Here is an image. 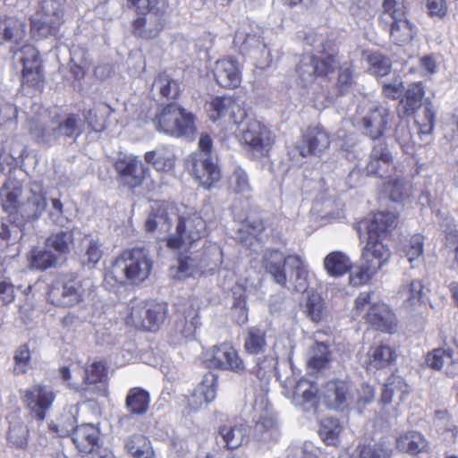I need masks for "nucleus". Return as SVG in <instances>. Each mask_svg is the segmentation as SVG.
I'll return each mask as SVG.
<instances>
[{"mask_svg": "<svg viewBox=\"0 0 458 458\" xmlns=\"http://www.w3.org/2000/svg\"><path fill=\"white\" fill-rule=\"evenodd\" d=\"M143 15L132 22L133 34L143 39L157 38L168 21L171 8L167 0H128Z\"/></svg>", "mask_w": 458, "mask_h": 458, "instance_id": "f257e3e1", "label": "nucleus"}, {"mask_svg": "<svg viewBox=\"0 0 458 458\" xmlns=\"http://www.w3.org/2000/svg\"><path fill=\"white\" fill-rule=\"evenodd\" d=\"M153 261L144 248L126 250L118 256L109 275L119 284H138L145 281L152 270Z\"/></svg>", "mask_w": 458, "mask_h": 458, "instance_id": "f03ea898", "label": "nucleus"}, {"mask_svg": "<svg viewBox=\"0 0 458 458\" xmlns=\"http://www.w3.org/2000/svg\"><path fill=\"white\" fill-rule=\"evenodd\" d=\"M93 283L89 278H81L74 274H66L56 278L47 292L48 301L55 306L71 308L89 299Z\"/></svg>", "mask_w": 458, "mask_h": 458, "instance_id": "7ed1b4c3", "label": "nucleus"}, {"mask_svg": "<svg viewBox=\"0 0 458 458\" xmlns=\"http://www.w3.org/2000/svg\"><path fill=\"white\" fill-rule=\"evenodd\" d=\"M77 420L72 411L64 414L57 423L51 422L49 430L55 437H64L72 432V441L81 453H89L99 448V429L93 424L76 426Z\"/></svg>", "mask_w": 458, "mask_h": 458, "instance_id": "20e7f679", "label": "nucleus"}, {"mask_svg": "<svg viewBox=\"0 0 458 458\" xmlns=\"http://www.w3.org/2000/svg\"><path fill=\"white\" fill-rule=\"evenodd\" d=\"M256 417L252 442L258 449H268L280 437V431L275 412L266 396L262 394L256 397L253 404Z\"/></svg>", "mask_w": 458, "mask_h": 458, "instance_id": "39448f33", "label": "nucleus"}, {"mask_svg": "<svg viewBox=\"0 0 458 458\" xmlns=\"http://www.w3.org/2000/svg\"><path fill=\"white\" fill-rule=\"evenodd\" d=\"M153 123L158 131L177 138L191 140L196 132L193 114L176 104L164 106Z\"/></svg>", "mask_w": 458, "mask_h": 458, "instance_id": "423d86ee", "label": "nucleus"}, {"mask_svg": "<svg viewBox=\"0 0 458 458\" xmlns=\"http://www.w3.org/2000/svg\"><path fill=\"white\" fill-rule=\"evenodd\" d=\"M390 257L391 251L387 245L365 244L360 264L350 274V284L353 286L367 284L389 261Z\"/></svg>", "mask_w": 458, "mask_h": 458, "instance_id": "0eeeda50", "label": "nucleus"}, {"mask_svg": "<svg viewBox=\"0 0 458 458\" xmlns=\"http://www.w3.org/2000/svg\"><path fill=\"white\" fill-rule=\"evenodd\" d=\"M323 56L306 55L301 59L297 67L300 83L308 88L314 83L317 77L327 76L333 72L339 64L337 56L333 53H328L325 44H322Z\"/></svg>", "mask_w": 458, "mask_h": 458, "instance_id": "6e6552de", "label": "nucleus"}, {"mask_svg": "<svg viewBox=\"0 0 458 458\" xmlns=\"http://www.w3.org/2000/svg\"><path fill=\"white\" fill-rule=\"evenodd\" d=\"M177 217L175 233L167 237V246L175 250L188 249L204 236L207 228L206 222L197 212L184 214Z\"/></svg>", "mask_w": 458, "mask_h": 458, "instance_id": "1a4fd4ad", "label": "nucleus"}, {"mask_svg": "<svg viewBox=\"0 0 458 458\" xmlns=\"http://www.w3.org/2000/svg\"><path fill=\"white\" fill-rule=\"evenodd\" d=\"M64 0H42V19L31 20V33L38 38L55 34L64 22Z\"/></svg>", "mask_w": 458, "mask_h": 458, "instance_id": "9d476101", "label": "nucleus"}, {"mask_svg": "<svg viewBox=\"0 0 458 458\" xmlns=\"http://www.w3.org/2000/svg\"><path fill=\"white\" fill-rule=\"evenodd\" d=\"M166 314L165 303H148L140 300L131 302V312L127 317V323L136 327L154 331L163 323Z\"/></svg>", "mask_w": 458, "mask_h": 458, "instance_id": "9b49d317", "label": "nucleus"}, {"mask_svg": "<svg viewBox=\"0 0 458 458\" xmlns=\"http://www.w3.org/2000/svg\"><path fill=\"white\" fill-rule=\"evenodd\" d=\"M238 125L241 140L258 156H265L271 145L272 139L269 130L259 121L249 117Z\"/></svg>", "mask_w": 458, "mask_h": 458, "instance_id": "f8f14e48", "label": "nucleus"}, {"mask_svg": "<svg viewBox=\"0 0 458 458\" xmlns=\"http://www.w3.org/2000/svg\"><path fill=\"white\" fill-rule=\"evenodd\" d=\"M357 114L360 116V123L368 136L375 140L383 135L389 115L386 106L363 98L358 106Z\"/></svg>", "mask_w": 458, "mask_h": 458, "instance_id": "ddd939ff", "label": "nucleus"}, {"mask_svg": "<svg viewBox=\"0 0 458 458\" xmlns=\"http://www.w3.org/2000/svg\"><path fill=\"white\" fill-rule=\"evenodd\" d=\"M208 116L213 122L224 120L240 124L247 117L242 103L229 96L216 97L209 104Z\"/></svg>", "mask_w": 458, "mask_h": 458, "instance_id": "4468645a", "label": "nucleus"}, {"mask_svg": "<svg viewBox=\"0 0 458 458\" xmlns=\"http://www.w3.org/2000/svg\"><path fill=\"white\" fill-rule=\"evenodd\" d=\"M191 174L205 189H211L221 177V170L211 156L193 154L189 160Z\"/></svg>", "mask_w": 458, "mask_h": 458, "instance_id": "2eb2a0df", "label": "nucleus"}, {"mask_svg": "<svg viewBox=\"0 0 458 458\" xmlns=\"http://www.w3.org/2000/svg\"><path fill=\"white\" fill-rule=\"evenodd\" d=\"M55 394L45 386L34 385L25 391L24 403L38 420L43 421L46 412L53 404Z\"/></svg>", "mask_w": 458, "mask_h": 458, "instance_id": "dca6fc26", "label": "nucleus"}, {"mask_svg": "<svg viewBox=\"0 0 458 458\" xmlns=\"http://www.w3.org/2000/svg\"><path fill=\"white\" fill-rule=\"evenodd\" d=\"M330 145L328 133L320 126L309 127L298 141L296 148L303 157L319 156Z\"/></svg>", "mask_w": 458, "mask_h": 458, "instance_id": "f3484780", "label": "nucleus"}, {"mask_svg": "<svg viewBox=\"0 0 458 458\" xmlns=\"http://www.w3.org/2000/svg\"><path fill=\"white\" fill-rule=\"evenodd\" d=\"M207 361L210 368L232 370L236 373L244 370L243 361L239 357L237 351L229 344L214 346L211 357Z\"/></svg>", "mask_w": 458, "mask_h": 458, "instance_id": "a211bd4d", "label": "nucleus"}, {"mask_svg": "<svg viewBox=\"0 0 458 458\" xmlns=\"http://www.w3.org/2000/svg\"><path fill=\"white\" fill-rule=\"evenodd\" d=\"M394 168V157L386 143L376 144L365 168L367 175L386 178Z\"/></svg>", "mask_w": 458, "mask_h": 458, "instance_id": "6ab92c4d", "label": "nucleus"}, {"mask_svg": "<svg viewBox=\"0 0 458 458\" xmlns=\"http://www.w3.org/2000/svg\"><path fill=\"white\" fill-rule=\"evenodd\" d=\"M323 399L330 409H344L352 400L351 382L348 380L328 381L323 389Z\"/></svg>", "mask_w": 458, "mask_h": 458, "instance_id": "aec40b11", "label": "nucleus"}, {"mask_svg": "<svg viewBox=\"0 0 458 458\" xmlns=\"http://www.w3.org/2000/svg\"><path fill=\"white\" fill-rule=\"evenodd\" d=\"M397 216L394 212L379 211L373 216L369 223L366 225L367 242L366 244L386 245L383 241L390 230L395 227Z\"/></svg>", "mask_w": 458, "mask_h": 458, "instance_id": "412c9836", "label": "nucleus"}, {"mask_svg": "<svg viewBox=\"0 0 458 458\" xmlns=\"http://www.w3.org/2000/svg\"><path fill=\"white\" fill-rule=\"evenodd\" d=\"M213 74L219 86L234 89L242 81V66L233 57L219 59L215 64Z\"/></svg>", "mask_w": 458, "mask_h": 458, "instance_id": "4be33fe9", "label": "nucleus"}, {"mask_svg": "<svg viewBox=\"0 0 458 458\" xmlns=\"http://www.w3.org/2000/svg\"><path fill=\"white\" fill-rule=\"evenodd\" d=\"M217 378L214 374H207L200 384L187 397L190 411H198L212 403L216 396Z\"/></svg>", "mask_w": 458, "mask_h": 458, "instance_id": "5701e85b", "label": "nucleus"}, {"mask_svg": "<svg viewBox=\"0 0 458 458\" xmlns=\"http://www.w3.org/2000/svg\"><path fill=\"white\" fill-rule=\"evenodd\" d=\"M114 167L121 177L122 182L130 188L140 186L145 173L148 171L135 157L126 155L116 160Z\"/></svg>", "mask_w": 458, "mask_h": 458, "instance_id": "b1692460", "label": "nucleus"}, {"mask_svg": "<svg viewBox=\"0 0 458 458\" xmlns=\"http://www.w3.org/2000/svg\"><path fill=\"white\" fill-rule=\"evenodd\" d=\"M21 52V61L23 64L22 83L30 87H39L43 75L38 51L32 46H24Z\"/></svg>", "mask_w": 458, "mask_h": 458, "instance_id": "393cba45", "label": "nucleus"}, {"mask_svg": "<svg viewBox=\"0 0 458 458\" xmlns=\"http://www.w3.org/2000/svg\"><path fill=\"white\" fill-rule=\"evenodd\" d=\"M318 402L317 385L307 379L299 380L293 394V404L305 412H316Z\"/></svg>", "mask_w": 458, "mask_h": 458, "instance_id": "a878e982", "label": "nucleus"}, {"mask_svg": "<svg viewBox=\"0 0 458 458\" xmlns=\"http://www.w3.org/2000/svg\"><path fill=\"white\" fill-rule=\"evenodd\" d=\"M250 427L241 421H227L218 428V435L227 449L233 450L249 441Z\"/></svg>", "mask_w": 458, "mask_h": 458, "instance_id": "bb28decb", "label": "nucleus"}, {"mask_svg": "<svg viewBox=\"0 0 458 458\" xmlns=\"http://www.w3.org/2000/svg\"><path fill=\"white\" fill-rule=\"evenodd\" d=\"M47 201L41 186L34 184L21 201L18 214L25 219H37L46 210Z\"/></svg>", "mask_w": 458, "mask_h": 458, "instance_id": "cd10ccee", "label": "nucleus"}, {"mask_svg": "<svg viewBox=\"0 0 458 458\" xmlns=\"http://www.w3.org/2000/svg\"><path fill=\"white\" fill-rule=\"evenodd\" d=\"M428 366L435 370L444 369L447 376L458 374V355L450 348H437L428 352L426 358Z\"/></svg>", "mask_w": 458, "mask_h": 458, "instance_id": "c85d7f7f", "label": "nucleus"}, {"mask_svg": "<svg viewBox=\"0 0 458 458\" xmlns=\"http://www.w3.org/2000/svg\"><path fill=\"white\" fill-rule=\"evenodd\" d=\"M171 217H177V216L168 212L165 204L156 203L146 220L145 228L148 232H157L159 234L157 237L162 239L161 234L166 233L171 229Z\"/></svg>", "mask_w": 458, "mask_h": 458, "instance_id": "c756f323", "label": "nucleus"}, {"mask_svg": "<svg viewBox=\"0 0 458 458\" xmlns=\"http://www.w3.org/2000/svg\"><path fill=\"white\" fill-rule=\"evenodd\" d=\"M397 294L404 309L408 311H413L423 303L424 285L419 279L407 280L403 283Z\"/></svg>", "mask_w": 458, "mask_h": 458, "instance_id": "7c9ffc66", "label": "nucleus"}, {"mask_svg": "<svg viewBox=\"0 0 458 458\" xmlns=\"http://www.w3.org/2000/svg\"><path fill=\"white\" fill-rule=\"evenodd\" d=\"M395 360L394 350L385 344H375L369 349L363 364L367 370L374 371L390 366Z\"/></svg>", "mask_w": 458, "mask_h": 458, "instance_id": "2f4dec72", "label": "nucleus"}, {"mask_svg": "<svg viewBox=\"0 0 458 458\" xmlns=\"http://www.w3.org/2000/svg\"><path fill=\"white\" fill-rule=\"evenodd\" d=\"M288 256L278 250L267 251L263 258L265 270L272 276L273 280L281 286H286L287 276L284 267H288Z\"/></svg>", "mask_w": 458, "mask_h": 458, "instance_id": "473e14b6", "label": "nucleus"}, {"mask_svg": "<svg viewBox=\"0 0 458 458\" xmlns=\"http://www.w3.org/2000/svg\"><path fill=\"white\" fill-rule=\"evenodd\" d=\"M367 321L382 331L391 332L394 327V318L389 307L381 302L374 301L366 313Z\"/></svg>", "mask_w": 458, "mask_h": 458, "instance_id": "72a5a7b5", "label": "nucleus"}, {"mask_svg": "<svg viewBox=\"0 0 458 458\" xmlns=\"http://www.w3.org/2000/svg\"><path fill=\"white\" fill-rule=\"evenodd\" d=\"M389 27L390 40L397 46L408 45L416 35V27L407 18H402L391 21L389 23H384Z\"/></svg>", "mask_w": 458, "mask_h": 458, "instance_id": "f704fd0d", "label": "nucleus"}, {"mask_svg": "<svg viewBox=\"0 0 458 458\" xmlns=\"http://www.w3.org/2000/svg\"><path fill=\"white\" fill-rule=\"evenodd\" d=\"M22 196V186L19 182L8 180L0 189L3 209L10 215L18 214Z\"/></svg>", "mask_w": 458, "mask_h": 458, "instance_id": "c9c22d12", "label": "nucleus"}, {"mask_svg": "<svg viewBox=\"0 0 458 458\" xmlns=\"http://www.w3.org/2000/svg\"><path fill=\"white\" fill-rule=\"evenodd\" d=\"M26 35L25 22L16 17L0 19V45L6 42L20 44Z\"/></svg>", "mask_w": 458, "mask_h": 458, "instance_id": "e433bc0d", "label": "nucleus"}, {"mask_svg": "<svg viewBox=\"0 0 458 458\" xmlns=\"http://www.w3.org/2000/svg\"><path fill=\"white\" fill-rule=\"evenodd\" d=\"M145 161L158 172H170L174 167L175 154L171 146H160L145 154Z\"/></svg>", "mask_w": 458, "mask_h": 458, "instance_id": "4c0bfd02", "label": "nucleus"}, {"mask_svg": "<svg viewBox=\"0 0 458 458\" xmlns=\"http://www.w3.org/2000/svg\"><path fill=\"white\" fill-rule=\"evenodd\" d=\"M424 95V86L421 82L409 85L400 100V110L406 115L414 114L421 106Z\"/></svg>", "mask_w": 458, "mask_h": 458, "instance_id": "58836bf2", "label": "nucleus"}, {"mask_svg": "<svg viewBox=\"0 0 458 458\" xmlns=\"http://www.w3.org/2000/svg\"><path fill=\"white\" fill-rule=\"evenodd\" d=\"M126 452L133 458H155V451L148 437L133 434L124 442Z\"/></svg>", "mask_w": 458, "mask_h": 458, "instance_id": "ea45409f", "label": "nucleus"}, {"mask_svg": "<svg viewBox=\"0 0 458 458\" xmlns=\"http://www.w3.org/2000/svg\"><path fill=\"white\" fill-rule=\"evenodd\" d=\"M150 396L148 391L140 387L131 388L125 398V409L131 415H143L149 408Z\"/></svg>", "mask_w": 458, "mask_h": 458, "instance_id": "a19ab883", "label": "nucleus"}, {"mask_svg": "<svg viewBox=\"0 0 458 458\" xmlns=\"http://www.w3.org/2000/svg\"><path fill=\"white\" fill-rule=\"evenodd\" d=\"M409 391V386L404 382L403 377L392 375L383 386L380 403L383 405H387L392 402L394 395L397 396L400 401H403Z\"/></svg>", "mask_w": 458, "mask_h": 458, "instance_id": "79ce46f5", "label": "nucleus"}, {"mask_svg": "<svg viewBox=\"0 0 458 458\" xmlns=\"http://www.w3.org/2000/svg\"><path fill=\"white\" fill-rule=\"evenodd\" d=\"M288 267L293 270V284L296 292L305 293L310 286L309 272L302 258L299 255L288 256Z\"/></svg>", "mask_w": 458, "mask_h": 458, "instance_id": "37998d69", "label": "nucleus"}, {"mask_svg": "<svg viewBox=\"0 0 458 458\" xmlns=\"http://www.w3.org/2000/svg\"><path fill=\"white\" fill-rule=\"evenodd\" d=\"M396 445L402 452L417 454L427 449L428 441L422 434L417 431H409L397 438Z\"/></svg>", "mask_w": 458, "mask_h": 458, "instance_id": "c03bdc74", "label": "nucleus"}, {"mask_svg": "<svg viewBox=\"0 0 458 458\" xmlns=\"http://www.w3.org/2000/svg\"><path fill=\"white\" fill-rule=\"evenodd\" d=\"M350 259L341 251H333L324 259V267L327 273L333 277L346 274L351 268Z\"/></svg>", "mask_w": 458, "mask_h": 458, "instance_id": "a18cd8bd", "label": "nucleus"}, {"mask_svg": "<svg viewBox=\"0 0 458 458\" xmlns=\"http://www.w3.org/2000/svg\"><path fill=\"white\" fill-rule=\"evenodd\" d=\"M228 189L235 195L249 199L252 187L249 175L242 167H236L228 178Z\"/></svg>", "mask_w": 458, "mask_h": 458, "instance_id": "49530a36", "label": "nucleus"}, {"mask_svg": "<svg viewBox=\"0 0 458 458\" xmlns=\"http://www.w3.org/2000/svg\"><path fill=\"white\" fill-rule=\"evenodd\" d=\"M151 92L173 99L179 96L180 88L177 81L165 72H160L152 83Z\"/></svg>", "mask_w": 458, "mask_h": 458, "instance_id": "de8ad7c7", "label": "nucleus"}, {"mask_svg": "<svg viewBox=\"0 0 458 458\" xmlns=\"http://www.w3.org/2000/svg\"><path fill=\"white\" fill-rule=\"evenodd\" d=\"M344 425L339 420L332 417L324 418L320 422L319 436L328 445H336L340 441V435Z\"/></svg>", "mask_w": 458, "mask_h": 458, "instance_id": "09e8293b", "label": "nucleus"}, {"mask_svg": "<svg viewBox=\"0 0 458 458\" xmlns=\"http://www.w3.org/2000/svg\"><path fill=\"white\" fill-rule=\"evenodd\" d=\"M200 325L199 310L191 305L184 315V318L176 322L175 329L182 337L189 338L194 335Z\"/></svg>", "mask_w": 458, "mask_h": 458, "instance_id": "8fccbe9b", "label": "nucleus"}, {"mask_svg": "<svg viewBox=\"0 0 458 458\" xmlns=\"http://www.w3.org/2000/svg\"><path fill=\"white\" fill-rule=\"evenodd\" d=\"M73 242L72 231H61L52 233L46 240V248L53 250L58 258L70 252Z\"/></svg>", "mask_w": 458, "mask_h": 458, "instance_id": "3c124183", "label": "nucleus"}, {"mask_svg": "<svg viewBox=\"0 0 458 458\" xmlns=\"http://www.w3.org/2000/svg\"><path fill=\"white\" fill-rule=\"evenodd\" d=\"M267 346L266 332L259 327L249 328L244 342V348L250 354H259L266 351Z\"/></svg>", "mask_w": 458, "mask_h": 458, "instance_id": "603ef678", "label": "nucleus"}, {"mask_svg": "<svg viewBox=\"0 0 458 458\" xmlns=\"http://www.w3.org/2000/svg\"><path fill=\"white\" fill-rule=\"evenodd\" d=\"M424 238L420 234H415L403 245L401 252L407 259L411 267L420 263L423 255Z\"/></svg>", "mask_w": 458, "mask_h": 458, "instance_id": "864d4df0", "label": "nucleus"}, {"mask_svg": "<svg viewBox=\"0 0 458 458\" xmlns=\"http://www.w3.org/2000/svg\"><path fill=\"white\" fill-rule=\"evenodd\" d=\"M403 16H406L404 0H382L379 16L381 23H389L391 21Z\"/></svg>", "mask_w": 458, "mask_h": 458, "instance_id": "5fc2aeb1", "label": "nucleus"}, {"mask_svg": "<svg viewBox=\"0 0 458 458\" xmlns=\"http://www.w3.org/2000/svg\"><path fill=\"white\" fill-rule=\"evenodd\" d=\"M57 259V254L52 252V250L47 248L45 250L35 248L30 251V266L38 270H46L54 267Z\"/></svg>", "mask_w": 458, "mask_h": 458, "instance_id": "6e6d98bb", "label": "nucleus"}, {"mask_svg": "<svg viewBox=\"0 0 458 458\" xmlns=\"http://www.w3.org/2000/svg\"><path fill=\"white\" fill-rule=\"evenodd\" d=\"M436 118V109L432 102H426L424 105L423 114L416 121L418 125V133L422 136H430L434 130Z\"/></svg>", "mask_w": 458, "mask_h": 458, "instance_id": "4d7b16f0", "label": "nucleus"}, {"mask_svg": "<svg viewBox=\"0 0 458 458\" xmlns=\"http://www.w3.org/2000/svg\"><path fill=\"white\" fill-rule=\"evenodd\" d=\"M80 119L76 114H69L62 123L55 127V133L59 137L77 138L82 132Z\"/></svg>", "mask_w": 458, "mask_h": 458, "instance_id": "13d9d810", "label": "nucleus"}, {"mask_svg": "<svg viewBox=\"0 0 458 458\" xmlns=\"http://www.w3.org/2000/svg\"><path fill=\"white\" fill-rule=\"evenodd\" d=\"M331 353L324 343H315L310 349L309 365L314 369H322L330 360Z\"/></svg>", "mask_w": 458, "mask_h": 458, "instance_id": "bf43d9fd", "label": "nucleus"}, {"mask_svg": "<svg viewBox=\"0 0 458 458\" xmlns=\"http://www.w3.org/2000/svg\"><path fill=\"white\" fill-rule=\"evenodd\" d=\"M81 244L85 249L83 262L89 266L96 265L103 254L98 240L88 235L83 238Z\"/></svg>", "mask_w": 458, "mask_h": 458, "instance_id": "052dcab7", "label": "nucleus"}, {"mask_svg": "<svg viewBox=\"0 0 458 458\" xmlns=\"http://www.w3.org/2000/svg\"><path fill=\"white\" fill-rule=\"evenodd\" d=\"M48 216L53 223L60 226H64L73 217L72 212L64 208L63 203L58 199H52Z\"/></svg>", "mask_w": 458, "mask_h": 458, "instance_id": "680f3d73", "label": "nucleus"}, {"mask_svg": "<svg viewBox=\"0 0 458 458\" xmlns=\"http://www.w3.org/2000/svg\"><path fill=\"white\" fill-rule=\"evenodd\" d=\"M306 312L311 320L318 322L324 314V301L322 297L314 291L308 293L306 301Z\"/></svg>", "mask_w": 458, "mask_h": 458, "instance_id": "e2e57ef3", "label": "nucleus"}, {"mask_svg": "<svg viewBox=\"0 0 458 458\" xmlns=\"http://www.w3.org/2000/svg\"><path fill=\"white\" fill-rule=\"evenodd\" d=\"M30 133L37 143L43 145H49L57 139L55 133V127H48L39 123L31 124Z\"/></svg>", "mask_w": 458, "mask_h": 458, "instance_id": "0e129e2a", "label": "nucleus"}, {"mask_svg": "<svg viewBox=\"0 0 458 458\" xmlns=\"http://www.w3.org/2000/svg\"><path fill=\"white\" fill-rule=\"evenodd\" d=\"M21 238V230L17 224H3L0 231V248L15 244Z\"/></svg>", "mask_w": 458, "mask_h": 458, "instance_id": "69168bd1", "label": "nucleus"}, {"mask_svg": "<svg viewBox=\"0 0 458 458\" xmlns=\"http://www.w3.org/2000/svg\"><path fill=\"white\" fill-rule=\"evenodd\" d=\"M445 250L450 259V269L458 274V231H451L446 233Z\"/></svg>", "mask_w": 458, "mask_h": 458, "instance_id": "338daca9", "label": "nucleus"}, {"mask_svg": "<svg viewBox=\"0 0 458 458\" xmlns=\"http://www.w3.org/2000/svg\"><path fill=\"white\" fill-rule=\"evenodd\" d=\"M392 449L389 445L377 443L373 445H363L360 449L359 458H390Z\"/></svg>", "mask_w": 458, "mask_h": 458, "instance_id": "774afa93", "label": "nucleus"}]
</instances>
